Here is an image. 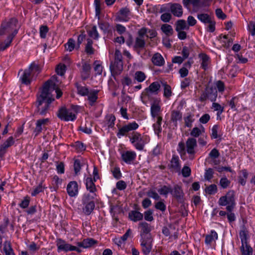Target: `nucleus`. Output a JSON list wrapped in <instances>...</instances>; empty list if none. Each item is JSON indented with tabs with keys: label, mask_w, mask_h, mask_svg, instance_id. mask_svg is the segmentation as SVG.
Instances as JSON below:
<instances>
[{
	"label": "nucleus",
	"mask_w": 255,
	"mask_h": 255,
	"mask_svg": "<svg viewBox=\"0 0 255 255\" xmlns=\"http://www.w3.org/2000/svg\"><path fill=\"white\" fill-rule=\"evenodd\" d=\"M61 87V82L55 75L44 83L37 98V108L40 115L47 113L49 104L54 100L55 94L57 99L62 96Z\"/></svg>",
	"instance_id": "f257e3e1"
},
{
	"label": "nucleus",
	"mask_w": 255,
	"mask_h": 255,
	"mask_svg": "<svg viewBox=\"0 0 255 255\" xmlns=\"http://www.w3.org/2000/svg\"><path fill=\"white\" fill-rule=\"evenodd\" d=\"M17 21L15 19L3 23L0 29V49L4 50L8 47L13 38L17 34Z\"/></svg>",
	"instance_id": "f03ea898"
},
{
	"label": "nucleus",
	"mask_w": 255,
	"mask_h": 255,
	"mask_svg": "<svg viewBox=\"0 0 255 255\" xmlns=\"http://www.w3.org/2000/svg\"><path fill=\"white\" fill-rule=\"evenodd\" d=\"M41 70V68L39 65L32 63L21 75L20 80L21 83L25 85H29L33 80L35 79Z\"/></svg>",
	"instance_id": "7ed1b4c3"
},
{
	"label": "nucleus",
	"mask_w": 255,
	"mask_h": 255,
	"mask_svg": "<svg viewBox=\"0 0 255 255\" xmlns=\"http://www.w3.org/2000/svg\"><path fill=\"white\" fill-rule=\"evenodd\" d=\"M129 141L135 148L142 150L145 145L150 141L149 137L146 134H141L138 132H134L129 136Z\"/></svg>",
	"instance_id": "20e7f679"
},
{
	"label": "nucleus",
	"mask_w": 255,
	"mask_h": 255,
	"mask_svg": "<svg viewBox=\"0 0 255 255\" xmlns=\"http://www.w3.org/2000/svg\"><path fill=\"white\" fill-rule=\"evenodd\" d=\"M78 93L82 96H87L88 100L92 105L98 98V90L89 89L86 86H78L77 87Z\"/></svg>",
	"instance_id": "39448f33"
},
{
	"label": "nucleus",
	"mask_w": 255,
	"mask_h": 255,
	"mask_svg": "<svg viewBox=\"0 0 255 255\" xmlns=\"http://www.w3.org/2000/svg\"><path fill=\"white\" fill-rule=\"evenodd\" d=\"M218 204L220 206H227V211L231 212L235 206L234 192L229 191L225 195L221 197L219 199Z\"/></svg>",
	"instance_id": "423d86ee"
},
{
	"label": "nucleus",
	"mask_w": 255,
	"mask_h": 255,
	"mask_svg": "<svg viewBox=\"0 0 255 255\" xmlns=\"http://www.w3.org/2000/svg\"><path fill=\"white\" fill-rule=\"evenodd\" d=\"M57 115L60 120L66 122L73 121L76 118V112L73 108L62 107L59 110Z\"/></svg>",
	"instance_id": "0eeeda50"
},
{
	"label": "nucleus",
	"mask_w": 255,
	"mask_h": 255,
	"mask_svg": "<svg viewBox=\"0 0 255 255\" xmlns=\"http://www.w3.org/2000/svg\"><path fill=\"white\" fill-rule=\"evenodd\" d=\"M139 127V125L135 121L128 123L124 125L119 128L117 136L120 138L124 136H127L130 131L136 130Z\"/></svg>",
	"instance_id": "6e6552de"
},
{
	"label": "nucleus",
	"mask_w": 255,
	"mask_h": 255,
	"mask_svg": "<svg viewBox=\"0 0 255 255\" xmlns=\"http://www.w3.org/2000/svg\"><path fill=\"white\" fill-rule=\"evenodd\" d=\"M120 51L117 50L115 52V61L110 65L111 71L115 74L120 73L123 69V62Z\"/></svg>",
	"instance_id": "1a4fd4ad"
},
{
	"label": "nucleus",
	"mask_w": 255,
	"mask_h": 255,
	"mask_svg": "<svg viewBox=\"0 0 255 255\" xmlns=\"http://www.w3.org/2000/svg\"><path fill=\"white\" fill-rule=\"evenodd\" d=\"M93 199L92 198V197L89 194H85L83 197V203L84 207L83 211L86 215H90L95 208Z\"/></svg>",
	"instance_id": "9d476101"
},
{
	"label": "nucleus",
	"mask_w": 255,
	"mask_h": 255,
	"mask_svg": "<svg viewBox=\"0 0 255 255\" xmlns=\"http://www.w3.org/2000/svg\"><path fill=\"white\" fill-rule=\"evenodd\" d=\"M56 245L57 247L58 252L64 251L65 252L68 251H76L77 252H81V250L76 246H72L71 245L66 243L65 241L58 239L57 241Z\"/></svg>",
	"instance_id": "9b49d317"
},
{
	"label": "nucleus",
	"mask_w": 255,
	"mask_h": 255,
	"mask_svg": "<svg viewBox=\"0 0 255 255\" xmlns=\"http://www.w3.org/2000/svg\"><path fill=\"white\" fill-rule=\"evenodd\" d=\"M166 8H170L171 13L178 17L182 16L183 14V8L182 6L178 3H168L165 5Z\"/></svg>",
	"instance_id": "f8f14e48"
},
{
	"label": "nucleus",
	"mask_w": 255,
	"mask_h": 255,
	"mask_svg": "<svg viewBox=\"0 0 255 255\" xmlns=\"http://www.w3.org/2000/svg\"><path fill=\"white\" fill-rule=\"evenodd\" d=\"M122 159L127 164H131L136 158V154L131 150L124 151L121 152Z\"/></svg>",
	"instance_id": "ddd939ff"
},
{
	"label": "nucleus",
	"mask_w": 255,
	"mask_h": 255,
	"mask_svg": "<svg viewBox=\"0 0 255 255\" xmlns=\"http://www.w3.org/2000/svg\"><path fill=\"white\" fill-rule=\"evenodd\" d=\"M196 139L193 138H188L186 142V150L189 154L193 155L196 152L197 147Z\"/></svg>",
	"instance_id": "4468645a"
},
{
	"label": "nucleus",
	"mask_w": 255,
	"mask_h": 255,
	"mask_svg": "<svg viewBox=\"0 0 255 255\" xmlns=\"http://www.w3.org/2000/svg\"><path fill=\"white\" fill-rule=\"evenodd\" d=\"M94 182L91 177H87L85 178V183L87 190L91 193V195L90 196L92 197V198H94L96 196V188Z\"/></svg>",
	"instance_id": "2eb2a0df"
},
{
	"label": "nucleus",
	"mask_w": 255,
	"mask_h": 255,
	"mask_svg": "<svg viewBox=\"0 0 255 255\" xmlns=\"http://www.w3.org/2000/svg\"><path fill=\"white\" fill-rule=\"evenodd\" d=\"M150 112L151 116L154 119H158V118H162L161 116V106L159 102H155L151 104Z\"/></svg>",
	"instance_id": "dca6fc26"
},
{
	"label": "nucleus",
	"mask_w": 255,
	"mask_h": 255,
	"mask_svg": "<svg viewBox=\"0 0 255 255\" xmlns=\"http://www.w3.org/2000/svg\"><path fill=\"white\" fill-rule=\"evenodd\" d=\"M49 123V120L48 118L40 119L37 121L36 123V127L34 132L35 133V136L37 135L40 132H41L43 129L46 128Z\"/></svg>",
	"instance_id": "f3484780"
},
{
	"label": "nucleus",
	"mask_w": 255,
	"mask_h": 255,
	"mask_svg": "<svg viewBox=\"0 0 255 255\" xmlns=\"http://www.w3.org/2000/svg\"><path fill=\"white\" fill-rule=\"evenodd\" d=\"M67 191L70 197H75L78 194V185L75 181L70 182L67 186Z\"/></svg>",
	"instance_id": "a211bd4d"
},
{
	"label": "nucleus",
	"mask_w": 255,
	"mask_h": 255,
	"mask_svg": "<svg viewBox=\"0 0 255 255\" xmlns=\"http://www.w3.org/2000/svg\"><path fill=\"white\" fill-rule=\"evenodd\" d=\"M183 4L187 8H189L190 4L193 5L194 9L202 7L200 0H183Z\"/></svg>",
	"instance_id": "6ab92c4d"
},
{
	"label": "nucleus",
	"mask_w": 255,
	"mask_h": 255,
	"mask_svg": "<svg viewBox=\"0 0 255 255\" xmlns=\"http://www.w3.org/2000/svg\"><path fill=\"white\" fill-rule=\"evenodd\" d=\"M171 167L176 172H180V160L178 156L173 155L170 161Z\"/></svg>",
	"instance_id": "aec40b11"
},
{
	"label": "nucleus",
	"mask_w": 255,
	"mask_h": 255,
	"mask_svg": "<svg viewBox=\"0 0 255 255\" xmlns=\"http://www.w3.org/2000/svg\"><path fill=\"white\" fill-rule=\"evenodd\" d=\"M129 11L127 8L120 10L117 18L120 21H127L129 19Z\"/></svg>",
	"instance_id": "412c9836"
},
{
	"label": "nucleus",
	"mask_w": 255,
	"mask_h": 255,
	"mask_svg": "<svg viewBox=\"0 0 255 255\" xmlns=\"http://www.w3.org/2000/svg\"><path fill=\"white\" fill-rule=\"evenodd\" d=\"M97 243V241L91 238H87L82 242H78L77 245L79 247L88 248L92 247Z\"/></svg>",
	"instance_id": "4be33fe9"
},
{
	"label": "nucleus",
	"mask_w": 255,
	"mask_h": 255,
	"mask_svg": "<svg viewBox=\"0 0 255 255\" xmlns=\"http://www.w3.org/2000/svg\"><path fill=\"white\" fill-rule=\"evenodd\" d=\"M138 34L141 36H145L147 37L152 38L156 36L157 33L154 30H148L145 28H142L138 31Z\"/></svg>",
	"instance_id": "5701e85b"
},
{
	"label": "nucleus",
	"mask_w": 255,
	"mask_h": 255,
	"mask_svg": "<svg viewBox=\"0 0 255 255\" xmlns=\"http://www.w3.org/2000/svg\"><path fill=\"white\" fill-rule=\"evenodd\" d=\"M218 239V234L214 230H212L209 234L206 236L205 243L207 245H211L215 243Z\"/></svg>",
	"instance_id": "b1692460"
},
{
	"label": "nucleus",
	"mask_w": 255,
	"mask_h": 255,
	"mask_svg": "<svg viewBox=\"0 0 255 255\" xmlns=\"http://www.w3.org/2000/svg\"><path fill=\"white\" fill-rule=\"evenodd\" d=\"M141 246L142 252L144 255H148L151 250V244L150 240L145 241L143 239L141 240Z\"/></svg>",
	"instance_id": "393cba45"
},
{
	"label": "nucleus",
	"mask_w": 255,
	"mask_h": 255,
	"mask_svg": "<svg viewBox=\"0 0 255 255\" xmlns=\"http://www.w3.org/2000/svg\"><path fill=\"white\" fill-rule=\"evenodd\" d=\"M207 97L212 102L215 101L217 97L216 88H210L206 90Z\"/></svg>",
	"instance_id": "a878e982"
},
{
	"label": "nucleus",
	"mask_w": 255,
	"mask_h": 255,
	"mask_svg": "<svg viewBox=\"0 0 255 255\" xmlns=\"http://www.w3.org/2000/svg\"><path fill=\"white\" fill-rule=\"evenodd\" d=\"M199 57L201 61V67L204 69L206 70L208 68L209 65L210 63L209 57L205 54L201 53L199 55Z\"/></svg>",
	"instance_id": "bb28decb"
},
{
	"label": "nucleus",
	"mask_w": 255,
	"mask_h": 255,
	"mask_svg": "<svg viewBox=\"0 0 255 255\" xmlns=\"http://www.w3.org/2000/svg\"><path fill=\"white\" fill-rule=\"evenodd\" d=\"M242 255H253V248L249 243L242 244L240 247Z\"/></svg>",
	"instance_id": "cd10ccee"
},
{
	"label": "nucleus",
	"mask_w": 255,
	"mask_h": 255,
	"mask_svg": "<svg viewBox=\"0 0 255 255\" xmlns=\"http://www.w3.org/2000/svg\"><path fill=\"white\" fill-rule=\"evenodd\" d=\"M152 63L156 66H162L164 63V60L162 55L159 53H155L152 58Z\"/></svg>",
	"instance_id": "c85d7f7f"
},
{
	"label": "nucleus",
	"mask_w": 255,
	"mask_h": 255,
	"mask_svg": "<svg viewBox=\"0 0 255 255\" xmlns=\"http://www.w3.org/2000/svg\"><path fill=\"white\" fill-rule=\"evenodd\" d=\"M128 217L130 220L133 222H137L143 218V215L139 212L132 211L129 213Z\"/></svg>",
	"instance_id": "c756f323"
},
{
	"label": "nucleus",
	"mask_w": 255,
	"mask_h": 255,
	"mask_svg": "<svg viewBox=\"0 0 255 255\" xmlns=\"http://www.w3.org/2000/svg\"><path fill=\"white\" fill-rule=\"evenodd\" d=\"M170 194L177 198H180L183 195V192L181 187L178 185L174 186L173 188L171 187Z\"/></svg>",
	"instance_id": "7c9ffc66"
},
{
	"label": "nucleus",
	"mask_w": 255,
	"mask_h": 255,
	"mask_svg": "<svg viewBox=\"0 0 255 255\" xmlns=\"http://www.w3.org/2000/svg\"><path fill=\"white\" fill-rule=\"evenodd\" d=\"M189 28L185 20L183 19L178 20L176 23V30L181 31L183 30H188Z\"/></svg>",
	"instance_id": "2f4dec72"
},
{
	"label": "nucleus",
	"mask_w": 255,
	"mask_h": 255,
	"mask_svg": "<svg viewBox=\"0 0 255 255\" xmlns=\"http://www.w3.org/2000/svg\"><path fill=\"white\" fill-rule=\"evenodd\" d=\"M204 132L205 128L202 126H201L199 127L194 128L191 130L190 134L193 137H197L199 135H202Z\"/></svg>",
	"instance_id": "473e14b6"
},
{
	"label": "nucleus",
	"mask_w": 255,
	"mask_h": 255,
	"mask_svg": "<svg viewBox=\"0 0 255 255\" xmlns=\"http://www.w3.org/2000/svg\"><path fill=\"white\" fill-rule=\"evenodd\" d=\"M171 191V186L168 185L161 186L158 189V192L159 193L165 197H166L168 194H170Z\"/></svg>",
	"instance_id": "72a5a7b5"
},
{
	"label": "nucleus",
	"mask_w": 255,
	"mask_h": 255,
	"mask_svg": "<svg viewBox=\"0 0 255 255\" xmlns=\"http://www.w3.org/2000/svg\"><path fill=\"white\" fill-rule=\"evenodd\" d=\"M161 29L166 36H171L173 33V29L172 26L168 24H164L161 25Z\"/></svg>",
	"instance_id": "f704fd0d"
},
{
	"label": "nucleus",
	"mask_w": 255,
	"mask_h": 255,
	"mask_svg": "<svg viewBox=\"0 0 255 255\" xmlns=\"http://www.w3.org/2000/svg\"><path fill=\"white\" fill-rule=\"evenodd\" d=\"M154 120L155 121V123L153 125L154 131L156 134L158 135L162 129L161 127L162 118H158V119Z\"/></svg>",
	"instance_id": "c9c22d12"
},
{
	"label": "nucleus",
	"mask_w": 255,
	"mask_h": 255,
	"mask_svg": "<svg viewBox=\"0 0 255 255\" xmlns=\"http://www.w3.org/2000/svg\"><path fill=\"white\" fill-rule=\"evenodd\" d=\"M160 88V84L158 82H154L150 85L147 89L148 91L151 93L157 94Z\"/></svg>",
	"instance_id": "e433bc0d"
},
{
	"label": "nucleus",
	"mask_w": 255,
	"mask_h": 255,
	"mask_svg": "<svg viewBox=\"0 0 255 255\" xmlns=\"http://www.w3.org/2000/svg\"><path fill=\"white\" fill-rule=\"evenodd\" d=\"M239 235L242 244L248 243V231L247 229L243 228V229L240 231Z\"/></svg>",
	"instance_id": "4c0bfd02"
},
{
	"label": "nucleus",
	"mask_w": 255,
	"mask_h": 255,
	"mask_svg": "<svg viewBox=\"0 0 255 255\" xmlns=\"http://www.w3.org/2000/svg\"><path fill=\"white\" fill-rule=\"evenodd\" d=\"M3 250L5 255H15L9 242L6 241L4 243Z\"/></svg>",
	"instance_id": "58836bf2"
},
{
	"label": "nucleus",
	"mask_w": 255,
	"mask_h": 255,
	"mask_svg": "<svg viewBox=\"0 0 255 255\" xmlns=\"http://www.w3.org/2000/svg\"><path fill=\"white\" fill-rule=\"evenodd\" d=\"M75 47V41L72 38H70L65 44V48L66 51L71 52Z\"/></svg>",
	"instance_id": "ea45409f"
},
{
	"label": "nucleus",
	"mask_w": 255,
	"mask_h": 255,
	"mask_svg": "<svg viewBox=\"0 0 255 255\" xmlns=\"http://www.w3.org/2000/svg\"><path fill=\"white\" fill-rule=\"evenodd\" d=\"M14 142V139L12 136L9 137L0 146V150L5 149L8 147L11 146Z\"/></svg>",
	"instance_id": "a19ab883"
},
{
	"label": "nucleus",
	"mask_w": 255,
	"mask_h": 255,
	"mask_svg": "<svg viewBox=\"0 0 255 255\" xmlns=\"http://www.w3.org/2000/svg\"><path fill=\"white\" fill-rule=\"evenodd\" d=\"M88 33L89 36L95 39H97L99 38V35L96 26H92V28L88 31Z\"/></svg>",
	"instance_id": "79ce46f5"
},
{
	"label": "nucleus",
	"mask_w": 255,
	"mask_h": 255,
	"mask_svg": "<svg viewBox=\"0 0 255 255\" xmlns=\"http://www.w3.org/2000/svg\"><path fill=\"white\" fill-rule=\"evenodd\" d=\"M197 17L200 21L205 24L210 22V20L212 19L211 17L207 14H198Z\"/></svg>",
	"instance_id": "37998d69"
},
{
	"label": "nucleus",
	"mask_w": 255,
	"mask_h": 255,
	"mask_svg": "<svg viewBox=\"0 0 255 255\" xmlns=\"http://www.w3.org/2000/svg\"><path fill=\"white\" fill-rule=\"evenodd\" d=\"M134 79L138 82H142L146 79V76L143 72L137 71L135 73Z\"/></svg>",
	"instance_id": "c03bdc74"
},
{
	"label": "nucleus",
	"mask_w": 255,
	"mask_h": 255,
	"mask_svg": "<svg viewBox=\"0 0 255 255\" xmlns=\"http://www.w3.org/2000/svg\"><path fill=\"white\" fill-rule=\"evenodd\" d=\"M66 71V66L64 64H59L56 68V72L60 76L64 75Z\"/></svg>",
	"instance_id": "a18cd8bd"
},
{
	"label": "nucleus",
	"mask_w": 255,
	"mask_h": 255,
	"mask_svg": "<svg viewBox=\"0 0 255 255\" xmlns=\"http://www.w3.org/2000/svg\"><path fill=\"white\" fill-rule=\"evenodd\" d=\"M205 191L210 195L215 194L217 191V186L215 184L210 185L206 188Z\"/></svg>",
	"instance_id": "49530a36"
},
{
	"label": "nucleus",
	"mask_w": 255,
	"mask_h": 255,
	"mask_svg": "<svg viewBox=\"0 0 255 255\" xmlns=\"http://www.w3.org/2000/svg\"><path fill=\"white\" fill-rule=\"evenodd\" d=\"M139 227L141 228V236L144 234H147L150 232V228L148 224L146 222H141L139 223Z\"/></svg>",
	"instance_id": "de8ad7c7"
},
{
	"label": "nucleus",
	"mask_w": 255,
	"mask_h": 255,
	"mask_svg": "<svg viewBox=\"0 0 255 255\" xmlns=\"http://www.w3.org/2000/svg\"><path fill=\"white\" fill-rule=\"evenodd\" d=\"M94 70L97 74H102L103 71V66L100 61H96L94 62Z\"/></svg>",
	"instance_id": "09e8293b"
},
{
	"label": "nucleus",
	"mask_w": 255,
	"mask_h": 255,
	"mask_svg": "<svg viewBox=\"0 0 255 255\" xmlns=\"http://www.w3.org/2000/svg\"><path fill=\"white\" fill-rule=\"evenodd\" d=\"M93 41L88 39L87 40V44L86 46L85 50L87 53L89 54H92L94 53V49L92 47Z\"/></svg>",
	"instance_id": "8fccbe9b"
},
{
	"label": "nucleus",
	"mask_w": 255,
	"mask_h": 255,
	"mask_svg": "<svg viewBox=\"0 0 255 255\" xmlns=\"http://www.w3.org/2000/svg\"><path fill=\"white\" fill-rule=\"evenodd\" d=\"M182 114L177 111H174L172 113L171 119L174 122H177L181 120Z\"/></svg>",
	"instance_id": "3c124183"
},
{
	"label": "nucleus",
	"mask_w": 255,
	"mask_h": 255,
	"mask_svg": "<svg viewBox=\"0 0 255 255\" xmlns=\"http://www.w3.org/2000/svg\"><path fill=\"white\" fill-rule=\"evenodd\" d=\"M144 218L146 221L151 222L153 220V212L151 210L145 211L144 213Z\"/></svg>",
	"instance_id": "603ef678"
},
{
	"label": "nucleus",
	"mask_w": 255,
	"mask_h": 255,
	"mask_svg": "<svg viewBox=\"0 0 255 255\" xmlns=\"http://www.w3.org/2000/svg\"><path fill=\"white\" fill-rule=\"evenodd\" d=\"M144 36H141L139 35L135 41V46L137 47H142L145 44L144 40L143 39Z\"/></svg>",
	"instance_id": "864d4df0"
},
{
	"label": "nucleus",
	"mask_w": 255,
	"mask_h": 255,
	"mask_svg": "<svg viewBox=\"0 0 255 255\" xmlns=\"http://www.w3.org/2000/svg\"><path fill=\"white\" fill-rule=\"evenodd\" d=\"M212 108L215 111H218L217 114L220 115L222 113L224 110V107H222L220 104L217 103H213L212 104Z\"/></svg>",
	"instance_id": "5fc2aeb1"
},
{
	"label": "nucleus",
	"mask_w": 255,
	"mask_h": 255,
	"mask_svg": "<svg viewBox=\"0 0 255 255\" xmlns=\"http://www.w3.org/2000/svg\"><path fill=\"white\" fill-rule=\"evenodd\" d=\"M171 87L166 84L164 85V96L166 98H169L171 96Z\"/></svg>",
	"instance_id": "6e6d98bb"
},
{
	"label": "nucleus",
	"mask_w": 255,
	"mask_h": 255,
	"mask_svg": "<svg viewBox=\"0 0 255 255\" xmlns=\"http://www.w3.org/2000/svg\"><path fill=\"white\" fill-rule=\"evenodd\" d=\"M230 184V181L226 177H223L220 179V185L223 188H227Z\"/></svg>",
	"instance_id": "4d7b16f0"
},
{
	"label": "nucleus",
	"mask_w": 255,
	"mask_h": 255,
	"mask_svg": "<svg viewBox=\"0 0 255 255\" xmlns=\"http://www.w3.org/2000/svg\"><path fill=\"white\" fill-rule=\"evenodd\" d=\"M94 5L95 7L96 15L99 16L101 12V0H95Z\"/></svg>",
	"instance_id": "13d9d810"
},
{
	"label": "nucleus",
	"mask_w": 255,
	"mask_h": 255,
	"mask_svg": "<svg viewBox=\"0 0 255 255\" xmlns=\"http://www.w3.org/2000/svg\"><path fill=\"white\" fill-rule=\"evenodd\" d=\"M218 126L217 125H214L212 128V133L211 135L212 138L216 139L218 137Z\"/></svg>",
	"instance_id": "bf43d9fd"
},
{
	"label": "nucleus",
	"mask_w": 255,
	"mask_h": 255,
	"mask_svg": "<svg viewBox=\"0 0 255 255\" xmlns=\"http://www.w3.org/2000/svg\"><path fill=\"white\" fill-rule=\"evenodd\" d=\"M181 173L183 177H189L191 174V169L188 166H185L182 168Z\"/></svg>",
	"instance_id": "052dcab7"
},
{
	"label": "nucleus",
	"mask_w": 255,
	"mask_h": 255,
	"mask_svg": "<svg viewBox=\"0 0 255 255\" xmlns=\"http://www.w3.org/2000/svg\"><path fill=\"white\" fill-rule=\"evenodd\" d=\"M213 169L211 168L206 170L204 175L205 179L208 181L210 180L213 177Z\"/></svg>",
	"instance_id": "680f3d73"
},
{
	"label": "nucleus",
	"mask_w": 255,
	"mask_h": 255,
	"mask_svg": "<svg viewBox=\"0 0 255 255\" xmlns=\"http://www.w3.org/2000/svg\"><path fill=\"white\" fill-rule=\"evenodd\" d=\"M48 28L46 26H41L40 28V35L42 38L46 37Z\"/></svg>",
	"instance_id": "e2e57ef3"
},
{
	"label": "nucleus",
	"mask_w": 255,
	"mask_h": 255,
	"mask_svg": "<svg viewBox=\"0 0 255 255\" xmlns=\"http://www.w3.org/2000/svg\"><path fill=\"white\" fill-rule=\"evenodd\" d=\"M112 172L115 178L119 179L121 177V172L120 168L115 167L112 170Z\"/></svg>",
	"instance_id": "0e129e2a"
},
{
	"label": "nucleus",
	"mask_w": 255,
	"mask_h": 255,
	"mask_svg": "<svg viewBox=\"0 0 255 255\" xmlns=\"http://www.w3.org/2000/svg\"><path fill=\"white\" fill-rule=\"evenodd\" d=\"M248 29L252 36L255 35V22L250 21L248 24Z\"/></svg>",
	"instance_id": "69168bd1"
},
{
	"label": "nucleus",
	"mask_w": 255,
	"mask_h": 255,
	"mask_svg": "<svg viewBox=\"0 0 255 255\" xmlns=\"http://www.w3.org/2000/svg\"><path fill=\"white\" fill-rule=\"evenodd\" d=\"M216 87L219 92H223L225 90V86L224 83L221 81H218L215 83Z\"/></svg>",
	"instance_id": "338daca9"
},
{
	"label": "nucleus",
	"mask_w": 255,
	"mask_h": 255,
	"mask_svg": "<svg viewBox=\"0 0 255 255\" xmlns=\"http://www.w3.org/2000/svg\"><path fill=\"white\" fill-rule=\"evenodd\" d=\"M30 199L28 197H25L24 199L19 204V206L22 208H27L29 204Z\"/></svg>",
	"instance_id": "774afa93"
}]
</instances>
